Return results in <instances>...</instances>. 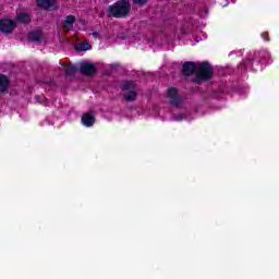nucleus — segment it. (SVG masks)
<instances>
[{
    "mask_svg": "<svg viewBox=\"0 0 279 279\" xmlns=\"http://www.w3.org/2000/svg\"><path fill=\"white\" fill-rule=\"evenodd\" d=\"M16 27V22L13 20H0V32L2 34H12Z\"/></svg>",
    "mask_w": 279,
    "mask_h": 279,
    "instance_id": "4",
    "label": "nucleus"
},
{
    "mask_svg": "<svg viewBox=\"0 0 279 279\" xmlns=\"http://www.w3.org/2000/svg\"><path fill=\"white\" fill-rule=\"evenodd\" d=\"M255 60H259V62H262L263 60H265V58H269V52L267 51H259V52H255Z\"/></svg>",
    "mask_w": 279,
    "mask_h": 279,
    "instance_id": "14",
    "label": "nucleus"
},
{
    "mask_svg": "<svg viewBox=\"0 0 279 279\" xmlns=\"http://www.w3.org/2000/svg\"><path fill=\"white\" fill-rule=\"evenodd\" d=\"M8 86H10V81L8 76L0 75V93H5L8 90Z\"/></svg>",
    "mask_w": 279,
    "mask_h": 279,
    "instance_id": "10",
    "label": "nucleus"
},
{
    "mask_svg": "<svg viewBox=\"0 0 279 279\" xmlns=\"http://www.w3.org/2000/svg\"><path fill=\"white\" fill-rule=\"evenodd\" d=\"M80 71L84 75H95L96 69H95V65L93 63L83 62V63H81Z\"/></svg>",
    "mask_w": 279,
    "mask_h": 279,
    "instance_id": "7",
    "label": "nucleus"
},
{
    "mask_svg": "<svg viewBox=\"0 0 279 279\" xmlns=\"http://www.w3.org/2000/svg\"><path fill=\"white\" fill-rule=\"evenodd\" d=\"M75 51H89V49H93V46H90L89 43H82L74 47Z\"/></svg>",
    "mask_w": 279,
    "mask_h": 279,
    "instance_id": "12",
    "label": "nucleus"
},
{
    "mask_svg": "<svg viewBox=\"0 0 279 279\" xmlns=\"http://www.w3.org/2000/svg\"><path fill=\"white\" fill-rule=\"evenodd\" d=\"M37 5L41 10H46V12H53V10H58L57 0H37Z\"/></svg>",
    "mask_w": 279,
    "mask_h": 279,
    "instance_id": "6",
    "label": "nucleus"
},
{
    "mask_svg": "<svg viewBox=\"0 0 279 279\" xmlns=\"http://www.w3.org/2000/svg\"><path fill=\"white\" fill-rule=\"evenodd\" d=\"M177 121H182V118H177Z\"/></svg>",
    "mask_w": 279,
    "mask_h": 279,
    "instance_id": "18",
    "label": "nucleus"
},
{
    "mask_svg": "<svg viewBox=\"0 0 279 279\" xmlns=\"http://www.w3.org/2000/svg\"><path fill=\"white\" fill-rule=\"evenodd\" d=\"M29 40L33 43H39L40 38H43V33L40 32H33L29 34Z\"/></svg>",
    "mask_w": 279,
    "mask_h": 279,
    "instance_id": "13",
    "label": "nucleus"
},
{
    "mask_svg": "<svg viewBox=\"0 0 279 279\" xmlns=\"http://www.w3.org/2000/svg\"><path fill=\"white\" fill-rule=\"evenodd\" d=\"M65 73L68 75H75V66H73V65L66 66L65 68Z\"/></svg>",
    "mask_w": 279,
    "mask_h": 279,
    "instance_id": "15",
    "label": "nucleus"
},
{
    "mask_svg": "<svg viewBox=\"0 0 279 279\" xmlns=\"http://www.w3.org/2000/svg\"><path fill=\"white\" fill-rule=\"evenodd\" d=\"M196 71V77L198 82L204 80H210L213 77V66L208 62L195 63V62H185L183 64L184 75H193Z\"/></svg>",
    "mask_w": 279,
    "mask_h": 279,
    "instance_id": "1",
    "label": "nucleus"
},
{
    "mask_svg": "<svg viewBox=\"0 0 279 279\" xmlns=\"http://www.w3.org/2000/svg\"><path fill=\"white\" fill-rule=\"evenodd\" d=\"M147 1H149V0H133V3L135 5L143 7V5H145L147 3Z\"/></svg>",
    "mask_w": 279,
    "mask_h": 279,
    "instance_id": "16",
    "label": "nucleus"
},
{
    "mask_svg": "<svg viewBox=\"0 0 279 279\" xmlns=\"http://www.w3.org/2000/svg\"><path fill=\"white\" fill-rule=\"evenodd\" d=\"M122 90L126 101H134L136 99V85L133 82L124 83Z\"/></svg>",
    "mask_w": 279,
    "mask_h": 279,
    "instance_id": "3",
    "label": "nucleus"
},
{
    "mask_svg": "<svg viewBox=\"0 0 279 279\" xmlns=\"http://www.w3.org/2000/svg\"><path fill=\"white\" fill-rule=\"evenodd\" d=\"M76 17L75 15H68L63 21V27L65 32H71L73 29V25L75 24Z\"/></svg>",
    "mask_w": 279,
    "mask_h": 279,
    "instance_id": "9",
    "label": "nucleus"
},
{
    "mask_svg": "<svg viewBox=\"0 0 279 279\" xmlns=\"http://www.w3.org/2000/svg\"><path fill=\"white\" fill-rule=\"evenodd\" d=\"M223 7H227L228 5V3H226V4H222Z\"/></svg>",
    "mask_w": 279,
    "mask_h": 279,
    "instance_id": "19",
    "label": "nucleus"
},
{
    "mask_svg": "<svg viewBox=\"0 0 279 279\" xmlns=\"http://www.w3.org/2000/svg\"><path fill=\"white\" fill-rule=\"evenodd\" d=\"M166 97L169 100V102L171 104V106H180L182 104V98L178 94L177 88H173V87L169 88Z\"/></svg>",
    "mask_w": 279,
    "mask_h": 279,
    "instance_id": "5",
    "label": "nucleus"
},
{
    "mask_svg": "<svg viewBox=\"0 0 279 279\" xmlns=\"http://www.w3.org/2000/svg\"><path fill=\"white\" fill-rule=\"evenodd\" d=\"M82 123L85 128H93L95 125V116L90 112L84 113L82 116Z\"/></svg>",
    "mask_w": 279,
    "mask_h": 279,
    "instance_id": "8",
    "label": "nucleus"
},
{
    "mask_svg": "<svg viewBox=\"0 0 279 279\" xmlns=\"http://www.w3.org/2000/svg\"><path fill=\"white\" fill-rule=\"evenodd\" d=\"M17 22L19 23H31L32 16L27 13H19L17 14Z\"/></svg>",
    "mask_w": 279,
    "mask_h": 279,
    "instance_id": "11",
    "label": "nucleus"
},
{
    "mask_svg": "<svg viewBox=\"0 0 279 279\" xmlns=\"http://www.w3.org/2000/svg\"><path fill=\"white\" fill-rule=\"evenodd\" d=\"M93 36H94V38H99V33L94 32V33H93Z\"/></svg>",
    "mask_w": 279,
    "mask_h": 279,
    "instance_id": "17",
    "label": "nucleus"
},
{
    "mask_svg": "<svg viewBox=\"0 0 279 279\" xmlns=\"http://www.w3.org/2000/svg\"><path fill=\"white\" fill-rule=\"evenodd\" d=\"M130 12H132L130 0H118L108 8V14L113 19H128Z\"/></svg>",
    "mask_w": 279,
    "mask_h": 279,
    "instance_id": "2",
    "label": "nucleus"
}]
</instances>
